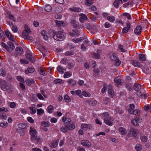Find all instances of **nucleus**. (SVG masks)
Listing matches in <instances>:
<instances>
[{"label": "nucleus", "instance_id": "0e129e2a", "mask_svg": "<svg viewBox=\"0 0 151 151\" xmlns=\"http://www.w3.org/2000/svg\"><path fill=\"white\" fill-rule=\"evenodd\" d=\"M115 62V65L116 66H119L121 63V62L118 59H117L116 60L114 61Z\"/></svg>", "mask_w": 151, "mask_h": 151}, {"label": "nucleus", "instance_id": "a211bd4d", "mask_svg": "<svg viewBox=\"0 0 151 151\" xmlns=\"http://www.w3.org/2000/svg\"><path fill=\"white\" fill-rule=\"evenodd\" d=\"M31 138L32 140H36L38 143L40 142V138L37 137V134H32V136H31Z\"/></svg>", "mask_w": 151, "mask_h": 151}, {"label": "nucleus", "instance_id": "49530a36", "mask_svg": "<svg viewBox=\"0 0 151 151\" xmlns=\"http://www.w3.org/2000/svg\"><path fill=\"white\" fill-rule=\"evenodd\" d=\"M1 45L7 51H9V47L5 43L2 42L1 43Z\"/></svg>", "mask_w": 151, "mask_h": 151}, {"label": "nucleus", "instance_id": "4468645a", "mask_svg": "<svg viewBox=\"0 0 151 151\" xmlns=\"http://www.w3.org/2000/svg\"><path fill=\"white\" fill-rule=\"evenodd\" d=\"M70 23L73 27L79 29L78 23L74 19L70 21Z\"/></svg>", "mask_w": 151, "mask_h": 151}, {"label": "nucleus", "instance_id": "13d9d810", "mask_svg": "<svg viewBox=\"0 0 151 151\" xmlns=\"http://www.w3.org/2000/svg\"><path fill=\"white\" fill-rule=\"evenodd\" d=\"M68 129H69L68 128L65 126V127H63L61 128L60 130L63 132L65 133L67 131Z\"/></svg>", "mask_w": 151, "mask_h": 151}, {"label": "nucleus", "instance_id": "cd10ccee", "mask_svg": "<svg viewBox=\"0 0 151 151\" xmlns=\"http://www.w3.org/2000/svg\"><path fill=\"white\" fill-rule=\"evenodd\" d=\"M15 50L18 54H21L23 53V49L21 47H17L16 48Z\"/></svg>", "mask_w": 151, "mask_h": 151}, {"label": "nucleus", "instance_id": "2eb2a0df", "mask_svg": "<svg viewBox=\"0 0 151 151\" xmlns=\"http://www.w3.org/2000/svg\"><path fill=\"white\" fill-rule=\"evenodd\" d=\"M140 121V119L136 117V119L132 120L131 121L132 124L134 126H137L139 125L138 122Z\"/></svg>", "mask_w": 151, "mask_h": 151}, {"label": "nucleus", "instance_id": "423d86ee", "mask_svg": "<svg viewBox=\"0 0 151 151\" xmlns=\"http://www.w3.org/2000/svg\"><path fill=\"white\" fill-rule=\"evenodd\" d=\"M129 132L134 137H136L139 133V131L138 129H135L132 127H130Z\"/></svg>", "mask_w": 151, "mask_h": 151}, {"label": "nucleus", "instance_id": "20e7f679", "mask_svg": "<svg viewBox=\"0 0 151 151\" xmlns=\"http://www.w3.org/2000/svg\"><path fill=\"white\" fill-rule=\"evenodd\" d=\"M26 58L28 59L31 63H33L35 62V60L34 58L32 56V54L29 50H28L27 52Z\"/></svg>", "mask_w": 151, "mask_h": 151}, {"label": "nucleus", "instance_id": "774afa93", "mask_svg": "<svg viewBox=\"0 0 151 151\" xmlns=\"http://www.w3.org/2000/svg\"><path fill=\"white\" fill-rule=\"evenodd\" d=\"M71 76L70 74L68 72H65L64 75V77L65 78L70 77Z\"/></svg>", "mask_w": 151, "mask_h": 151}, {"label": "nucleus", "instance_id": "e433bc0d", "mask_svg": "<svg viewBox=\"0 0 151 151\" xmlns=\"http://www.w3.org/2000/svg\"><path fill=\"white\" fill-rule=\"evenodd\" d=\"M111 59L113 61H115L117 59L116 55L115 53H113L110 56Z\"/></svg>", "mask_w": 151, "mask_h": 151}, {"label": "nucleus", "instance_id": "72a5a7b5", "mask_svg": "<svg viewBox=\"0 0 151 151\" xmlns=\"http://www.w3.org/2000/svg\"><path fill=\"white\" fill-rule=\"evenodd\" d=\"M125 86L127 88L128 90L129 91H132V86L131 84L127 83L126 84Z\"/></svg>", "mask_w": 151, "mask_h": 151}, {"label": "nucleus", "instance_id": "7ed1b4c3", "mask_svg": "<svg viewBox=\"0 0 151 151\" xmlns=\"http://www.w3.org/2000/svg\"><path fill=\"white\" fill-rule=\"evenodd\" d=\"M132 23L129 21H127L126 23V27H124L122 30L123 34H125L127 33L130 29L132 27Z\"/></svg>", "mask_w": 151, "mask_h": 151}, {"label": "nucleus", "instance_id": "bb28decb", "mask_svg": "<svg viewBox=\"0 0 151 151\" xmlns=\"http://www.w3.org/2000/svg\"><path fill=\"white\" fill-rule=\"evenodd\" d=\"M35 71V69L34 68H28L25 71L26 74H28L29 73H33Z\"/></svg>", "mask_w": 151, "mask_h": 151}, {"label": "nucleus", "instance_id": "0eeeda50", "mask_svg": "<svg viewBox=\"0 0 151 151\" xmlns=\"http://www.w3.org/2000/svg\"><path fill=\"white\" fill-rule=\"evenodd\" d=\"M9 83L5 81H2L1 84V89L4 91H6L7 90V87H9Z\"/></svg>", "mask_w": 151, "mask_h": 151}, {"label": "nucleus", "instance_id": "338daca9", "mask_svg": "<svg viewBox=\"0 0 151 151\" xmlns=\"http://www.w3.org/2000/svg\"><path fill=\"white\" fill-rule=\"evenodd\" d=\"M24 30L23 31H26L27 32H28L29 34L31 33V31L30 30V28L28 27L27 25H25L24 27Z\"/></svg>", "mask_w": 151, "mask_h": 151}, {"label": "nucleus", "instance_id": "6e6d98bb", "mask_svg": "<svg viewBox=\"0 0 151 151\" xmlns=\"http://www.w3.org/2000/svg\"><path fill=\"white\" fill-rule=\"evenodd\" d=\"M110 100V99L108 97L104 98V101L105 104H108Z\"/></svg>", "mask_w": 151, "mask_h": 151}, {"label": "nucleus", "instance_id": "ddd939ff", "mask_svg": "<svg viewBox=\"0 0 151 151\" xmlns=\"http://www.w3.org/2000/svg\"><path fill=\"white\" fill-rule=\"evenodd\" d=\"M5 34L7 37L11 41H14L13 36L12 35L10 32L8 31H6Z\"/></svg>", "mask_w": 151, "mask_h": 151}, {"label": "nucleus", "instance_id": "8fccbe9b", "mask_svg": "<svg viewBox=\"0 0 151 151\" xmlns=\"http://www.w3.org/2000/svg\"><path fill=\"white\" fill-rule=\"evenodd\" d=\"M92 56L97 59H99L100 58V55L97 53H93L92 54Z\"/></svg>", "mask_w": 151, "mask_h": 151}, {"label": "nucleus", "instance_id": "09e8293b", "mask_svg": "<svg viewBox=\"0 0 151 151\" xmlns=\"http://www.w3.org/2000/svg\"><path fill=\"white\" fill-rule=\"evenodd\" d=\"M57 70L61 74H62L64 73V71L61 66H58L57 68Z\"/></svg>", "mask_w": 151, "mask_h": 151}, {"label": "nucleus", "instance_id": "79ce46f5", "mask_svg": "<svg viewBox=\"0 0 151 151\" xmlns=\"http://www.w3.org/2000/svg\"><path fill=\"white\" fill-rule=\"evenodd\" d=\"M7 44L11 49L12 50L14 49L15 47L14 45L10 41H9L7 42Z\"/></svg>", "mask_w": 151, "mask_h": 151}, {"label": "nucleus", "instance_id": "5fc2aeb1", "mask_svg": "<svg viewBox=\"0 0 151 151\" xmlns=\"http://www.w3.org/2000/svg\"><path fill=\"white\" fill-rule=\"evenodd\" d=\"M20 61L22 64H27L29 63V62L25 59H20Z\"/></svg>", "mask_w": 151, "mask_h": 151}, {"label": "nucleus", "instance_id": "f3484780", "mask_svg": "<svg viewBox=\"0 0 151 151\" xmlns=\"http://www.w3.org/2000/svg\"><path fill=\"white\" fill-rule=\"evenodd\" d=\"M86 102L89 105L93 106L96 105L97 104V101L93 99L89 100Z\"/></svg>", "mask_w": 151, "mask_h": 151}, {"label": "nucleus", "instance_id": "a19ab883", "mask_svg": "<svg viewBox=\"0 0 151 151\" xmlns=\"http://www.w3.org/2000/svg\"><path fill=\"white\" fill-rule=\"evenodd\" d=\"M93 4L92 0H86L85 1V4L86 5L90 6Z\"/></svg>", "mask_w": 151, "mask_h": 151}, {"label": "nucleus", "instance_id": "7c9ffc66", "mask_svg": "<svg viewBox=\"0 0 151 151\" xmlns=\"http://www.w3.org/2000/svg\"><path fill=\"white\" fill-rule=\"evenodd\" d=\"M39 73L42 75H45L46 74L45 71L42 68H39L38 70Z\"/></svg>", "mask_w": 151, "mask_h": 151}, {"label": "nucleus", "instance_id": "393cba45", "mask_svg": "<svg viewBox=\"0 0 151 151\" xmlns=\"http://www.w3.org/2000/svg\"><path fill=\"white\" fill-rule=\"evenodd\" d=\"M138 58L139 60L142 61H145L146 59L145 55L143 54H140L139 55Z\"/></svg>", "mask_w": 151, "mask_h": 151}, {"label": "nucleus", "instance_id": "39448f33", "mask_svg": "<svg viewBox=\"0 0 151 151\" xmlns=\"http://www.w3.org/2000/svg\"><path fill=\"white\" fill-rule=\"evenodd\" d=\"M29 34L28 32L26 31H23L22 33V35L23 37L27 40H30L31 42L33 41V40L31 36H29Z\"/></svg>", "mask_w": 151, "mask_h": 151}, {"label": "nucleus", "instance_id": "9b49d317", "mask_svg": "<svg viewBox=\"0 0 151 151\" xmlns=\"http://www.w3.org/2000/svg\"><path fill=\"white\" fill-rule=\"evenodd\" d=\"M129 112L130 114L135 115H139L140 114V111L138 109L134 110L133 109H129Z\"/></svg>", "mask_w": 151, "mask_h": 151}, {"label": "nucleus", "instance_id": "6e6552de", "mask_svg": "<svg viewBox=\"0 0 151 151\" xmlns=\"http://www.w3.org/2000/svg\"><path fill=\"white\" fill-rule=\"evenodd\" d=\"M142 27L140 25H138L134 29V32L137 35H139L142 31Z\"/></svg>", "mask_w": 151, "mask_h": 151}, {"label": "nucleus", "instance_id": "a878e982", "mask_svg": "<svg viewBox=\"0 0 151 151\" xmlns=\"http://www.w3.org/2000/svg\"><path fill=\"white\" fill-rule=\"evenodd\" d=\"M119 131L123 135H125L127 133L126 129L124 128L121 127L119 129Z\"/></svg>", "mask_w": 151, "mask_h": 151}, {"label": "nucleus", "instance_id": "4d7b16f0", "mask_svg": "<svg viewBox=\"0 0 151 151\" xmlns=\"http://www.w3.org/2000/svg\"><path fill=\"white\" fill-rule=\"evenodd\" d=\"M42 126L44 127H48L50 125V123L48 122H42Z\"/></svg>", "mask_w": 151, "mask_h": 151}, {"label": "nucleus", "instance_id": "b1692460", "mask_svg": "<svg viewBox=\"0 0 151 151\" xmlns=\"http://www.w3.org/2000/svg\"><path fill=\"white\" fill-rule=\"evenodd\" d=\"M29 132L30 133L31 136H32V134H37V132L36 130L32 127H30Z\"/></svg>", "mask_w": 151, "mask_h": 151}, {"label": "nucleus", "instance_id": "680f3d73", "mask_svg": "<svg viewBox=\"0 0 151 151\" xmlns=\"http://www.w3.org/2000/svg\"><path fill=\"white\" fill-rule=\"evenodd\" d=\"M37 114L38 115H41L44 112V111L41 108L40 109H37Z\"/></svg>", "mask_w": 151, "mask_h": 151}, {"label": "nucleus", "instance_id": "864d4df0", "mask_svg": "<svg viewBox=\"0 0 151 151\" xmlns=\"http://www.w3.org/2000/svg\"><path fill=\"white\" fill-rule=\"evenodd\" d=\"M19 128L21 129H24L26 128V125L24 124H18Z\"/></svg>", "mask_w": 151, "mask_h": 151}, {"label": "nucleus", "instance_id": "58836bf2", "mask_svg": "<svg viewBox=\"0 0 151 151\" xmlns=\"http://www.w3.org/2000/svg\"><path fill=\"white\" fill-rule=\"evenodd\" d=\"M135 149L137 151L141 150L142 149V145L139 144H137L135 146Z\"/></svg>", "mask_w": 151, "mask_h": 151}, {"label": "nucleus", "instance_id": "37998d69", "mask_svg": "<svg viewBox=\"0 0 151 151\" xmlns=\"http://www.w3.org/2000/svg\"><path fill=\"white\" fill-rule=\"evenodd\" d=\"M25 82L27 85L30 86L32 83H34V81L33 80L31 81L30 80L28 79L26 80Z\"/></svg>", "mask_w": 151, "mask_h": 151}, {"label": "nucleus", "instance_id": "603ef678", "mask_svg": "<svg viewBox=\"0 0 151 151\" xmlns=\"http://www.w3.org/2000/svg\"><path fill=\"white\" fill-rule=\"evenodd\" d=\"M107 19L110 22H113L114 21L115 19V18L113 16H108Z\"/></svg>", "mask_w": 151, "mask_h": 151}, {"label": "nucleus", "instance_id": "c03bdc74", "mask_svg": "<svg viewBox=\"0 0 151 151\" xmlns=\"http://www.w3.org/2000/svg\"><path fill=\"white\" fill-rule=\"evenodd\" d=\"M70 9L71 11L76 12H79L81 11V9L80 8L76 7H73V8Z\"/></svg>", "mask_w": 151, "mask_h": 151}, {"label": "nucleus", "instance_id": "f03ea898", "mask_svg": "<svg viewBox=\"0 0 151 151\" xmlns=\"http://www.w3.org/2000/svg\"><path fill=\"white\" fill-rule=\"evenodd\" d=\"M65 126L67 127L69 129L72 130L75 128V125L73 124L71 119L69 118L67 120V121L65 123Z\"/></svg>", "mask_w": 151, "mask_h": 151}, {"label": "nucleus", "instance_id": "473e14b6", "mask_svg": "<svg viewBox=\"0 0 151 151\" xmlns=\"http://www.w3.org/2000/svg\"><path fill=\"white\" fill-rule=\"evenodd\" d=\"M55 22L57 24L59 25V26H64L65 25L64 22L62 21L55 20Z\"/></svg>", "mask_w": 151, "mask_h": 151}, {"label": "nucleus", "instance_id": "c85d7f7f", "mask_svg": "<svg viewBox=\"0 0 151 151\" xmlns=\"http://www.w3.org/2000/svg\"><path fill=\"white\" fill-rule=\"evenodd\" d=\"M0 119L2 121L6 120L7 119V116L6 114L3 112H1L0 114Z\"/></svg>", "mask_w": 151, "mask_h": 151}, {"label": "nucleus", "instance_id": "052dcab7", "mask_svg": "<svg viewBox=\"0 0 151 151\" xmlns=\"http://www.w3.org/2000/svg\"><path fill=\"white\" fill-rule=\"evenodd\" d=\"M115 111L117 114L119 113L120 115H122V112L121 109L118 108H116L115 109Z\"/></svg>", "mask_w": 151, "mask_h": 151}, {"label": "nucleus", "instance_id": "6ab92c4d", "mask_svg": "<svg viewBox=\"0 0 151 151\" xmlns=\"http://www.w3.org/2000/svg\"><path fill=\"white\" fill-rule=\"evenodd\" d=\"M87 19L86 16L84 14H82L81 16L80 17L79 20L81 23H83L85 20Z\"/></svg>", "mask_w": 151, "mask_h": 151}, {"label": "nucleus", "instance_id": "aec40b11", "mask_svg": "<svg viewBox=\"0 0 151 151\" xmlns=\"http://www.w3.org/2000/svg\"><path fill=\"white\" fill-rule=\"evenodd\" d=\"M94 73V76L95 77H97L99 76L100 70H99L98 68H95L93 70Z\"/></svg>", "mask_w": 151, "mask_h": 151}, {"label": "nucleus", "instance_id": "9d476101", "mask_svg": "<svg viewBox=\"0 0 151 151\" xmlns=\"http://www.w3.org/2000/svg\"><path fill=\"white\" fill-rule=\"evenodd\" d=\"M112 118L111 117H109V118H105L104 121V122L107 125L111 126L113 122L111 121H113Z\"/></svg>", "mask_w": 151, "mask_h": 151}, {"label": "nucleus", "instance_id": "f257e3e1", "mask_svg": "<svg viewBox=\"0 0 151 151\" xmlns=\"http://www.w3.org/2000/svg\"><path fill=\"white\" fill-rule=\"evenodd\" d=\"M48 33L49 36H52L55 40L58 41H62L65 38V34L63 32L57 31L50 30H49Z\"/></svg>", "mask_w": 151, "mask_h": 151}, {"label": "nucleus", "instance_id": "4c0bfd02", "mask_svg": "<svg viewBox=\"0 0 151 151\" xmlns=\"http://www.w3.org/2000/svg\"><path fill=\"white\" fill-rule=\"evenodd\" d=\"M81 95L85 97H89L91 96V94L89 92L86 91H83L82 92Z\"/></svg>", "mask_w": 151, "mask_h": 151}, {"label": "nucleus", "instance_id": "2f4dec72", "mask_svg": "<svg viewBox=\"0 0 151 151\" xmlns=\"http://www.w3.org/2000/svg\"><path fill=\"white\" fill-rule=\"evenodd\" d=\"M29 109L31 110L30 113L32 114H35L36 112L37 108L35 107H30Z\"/></svg>", "mask_w": 151, "mask_h": 151}, {"label": "nucleus", "instance_id": "412c9836", "mask_svg": "<svg viewBox=\"0 0 151 151\" xmlns=\"http://www.w3.org/2000/svg\"><path fill=\"white\" fill-rule=\"evenodd\" d=\"M68 82L69 85L71 86H73L76 84V82L73 79H70L68 80Z\"/></svg>", "mask_w": 151, "mask_h": 151}, {"label": "nucleus", "instance_id": "de8ad7c7", "mask_svg": "<svg viewBox=\"0 0 151 151\" xmlns=\"http://www.w3.org/2000/svg\"><path fill=\"white\" fill-rule=\"evenodd\" d=\"M54 82L55 84L58 83H64L63 81L60 79H56L54 81Z\"/></svg>", "mask_w": 151, "mask_h": 151}, {"label": "nucleus", "instance_id": "f8f14e48", "mask_svg": "<svg viewBox=\"0 0 151 151\" xmlns=\"http://www.w3.org/2000/svg\"><path fill=\"white\" fill-rule=\"evenodd\" d=\"M79 34L78 31L77 30H73L72 31L68 32V35L72 37L78 35Z\"/></svg>", "mask_w": 151, "mask_h": 151}, {"label": "nucleus", "instance_id": "c756f323", "mask_svg": "<svg viewBox=\"0 0 151 151\" xmlns=\"http://www.w3.org/2000/svg\"><path fill=\"white\" fill-rule=\"evenodd\" d=\"M122 2V0H115L114 3V6L116 8L118 7L119 5L120 2Z\"/></svg>", "mask_w": 151, "mask_h": 151}, {"label": "nucleus", "instance_id": "f704fd0d", "mask_svg": "<svg viewBox=\"0 0 151 151\" xmlns=\"http://www.w3.org/2000/svg\"><path fill=\"white\" fill-rule=\"evenodd\" d=\"M122 15L126 17L127 19L129 20L131 19V16L130 14L129 13H124Z\"/></svg>", "mask_w": 151, "mask_h": 151}, {"label": "nucleus", "instance_id": "ea45409f", "mask_svg": "<svg viewBox=\"0 0 151 151\" xmlns=\"http://www.w3.org/2000/svg\"><path fill=\"white\" fill-rule=\"evenodd\" d=\"M45 10L47 12H49L52 10L51 7L49 5H47L45 8Z\"/></svg>", "mask_w": 151, "mask_h": 151}, {"label": "nucleus", "instance_id": "c9c22d12", "mask_svg": "<svg viewBox=\"0 0 151 151\" xmlns=\"http://www.w3.org/2000/svg\"><path fill=\"white\" fill-rule=\"evenodd\" d=\"M108 92L110 97L111 98L113 97L114 94L113 90L111 88H110L108 90Z\"/></svg>", "mask_w": 151, "mask_h": 151}, {"label": "nucleus", "instance_id": "4be33fe9", "mask_svg": "<svg viewBox=\"0 0 151 151\" xmlns=\"http://www.w3.org/2000/svg\"><path fill=\"white\" fill-rule=\"evenodd\" d=\"M58 141L57 140H53L50 145V147L52 148H54L57 147L58 144Z\"/></svg>", "mask_w": 151, "mask_h": 151}, {"label": "nucleus", "instance_id": "69168bd1", "mask_svg": "<svg viewBox=\"0 0 151 151\" xmlns=\"http://www.w3.org/2000/svg\"><path fill=\"white\" fill-rule=\"evenodd\" d=\"M8 125V123L6 122V123L2 122L0 124V126L1 127L5 128Z\"/></svg>", "mask_w": 151, "mask_h": 151}, {"label": "nucleus", "instance_id": "dca6fc26", "mask_svg": "<svg viewBox=\"0 0 151 151\" xmlns=\"http://www.w3.org/2000/svg\"><path fill=\"white\" fill-rule=\"evenodd\" d=\"M131 64L134 66L136 67H140L141 64L140 63L135 60H132L131 61Z\"/></svg>", "mask_w": 151, "mask_h": 151}, {"label": "nucleus", "instance_id": "bf43d9fd", "mask_svg": "<svg viewBox=\"0 0 151 151\" xmlns=\"http://www.w3.org/2000/svg\"><path fill=\"white\" fill-rule=\"evenodd\" d=\"M140 138L142 142H145L147 141V138L145 136L141 135Z\"/></svg>", "mask_w": 151, "mask_h": 151}, {"label": "nucleus", "instance_id": "3c124183", "mask_svg": "<svg viewBox=\"0 0 151 151\" xmlns=\"http://www.w3.org/2000/svg\"><path fill=\"white\" fill-rule=\"evenodd\" d=\"M64 99L65 101L66 102L68 103L71 101V99L67 95H65L64 97Z\"/></svg>", "mask_w": 151, "mask_h": 151}, {"label": "nucleus", "instance_id": "1a4fd4ad", "mask_svg": "<svg viewBox=\"0 0 151 151\" xmlns=\"http://www.w3.org/2000/svg\"><path fill=\"white\" fill-rule=\"evenodd\" d=\"M81 143L82 145L86 147H90L91 145V142L87 140H82L81 141Z\"/></svg>", "mask_w": 151, "mask_h": 151}, {"label": "nucleus", "instance_id": "a18cd8bd", "mask_svg": "<svg viewBox=\"0 0 151 151\" xmlns=\"http://www.w3.org/2000/svg\"><path fill=\"white\" fill-rule=\"evenodd\" d=\"M54 109V107L52 105H50L47 107L48 112L50 113H52V110Z\"/></svg>", "mask_w": 151, "mask_h": 151}, {"label": "nucleus", "instance_id": "5701e85b", "mask_svg": "<svg viewBox=\"0 0 151 151\" xmlns=\"http://www.w3.org/2000/svg\"><path fill=\"white\" fill-rule=\"evenodd\" d=\"M133 87L135 90L137 91H138L141 89V86L140 85L137 83H135Z\"/></svg>", "mask_w": 151, "mask_h": 151}, {"label": "nucleus", "instance_id": "e2e57ef3", "mask_svg": "<svg viewBox=\"0 0 151 151\" xmlns=\"http://www.w3.org/2000/svg\"><path fill=\"white\" fill-rule=\"evenodd\" d=\"M76 94L79 96L80 97H82V96L81 94V91L80 90H78L76 91H75Z\"/></svg>", "mask_w": 151, "mask_h": 151}]
</instances>
